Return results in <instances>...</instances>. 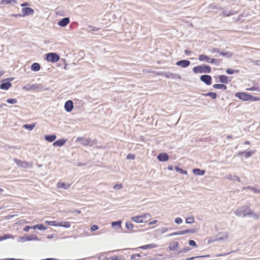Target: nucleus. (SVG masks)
<instances>
[{
	"instance_id": "nucleus-1",
	"label": "nucleus",
	"mask_w": 260,
	"mask_h": 260,
	"mask_svg": "<svg viewBox=\"0 0 260 260\" xmlns=\"http://www.w3.org/2000/svg\"><path fill=\"white\" fill-rule=\"evenodd\" d=\"M235 95L237 98L244 101H258L260 100L259 97L254 96L246 92H237Z\"/></svg>"
},
{
	"instance_id": "nucleus-2",
	"label": "nucleus",
	"mask_w": 260,
	"mask_h": 260,
	"mask_svg": "<svg viewBox=\"0 0 260 260\" xmlns=\"http://www.w3.org/2000/svg\"><path fill=\"white\" fill-rule=\"evenodd\" d=\"M151 215L149 213L144 214L141 215L135 216L132 218V220L137 223L147 222L150 218Z\"/></svg>"
},
{
	"instance_id": "nucleus-3",
	"label": "nucleus",
	"mask_w": 260,
	"mask_h": 260,
	"mask_svg": "<svg viewBox=\"0 0 260 260\" xmlns=\"http://www.w3.org/2000/svg\"><path fill=\"white\" fill-rule=\"evenodd\" d=\"M193 72L195 74L198 73H209L211 72V68L209 66L205 64L194 67L193 68Z\"/></svg>"
},
{
	"instance_id": "nucleus-4",
	"label": "nucleus",
	"mask_w": 260,
	"mask_h": 260,
	"mask_svg": "<svg viewBox=\"0 0 260 260\" xmlns=\"http://www.w3.org/2000/svg\"><path fill=\"white\" fill-rule=\"evenodd\" d=\"M60 56L56 53H49L46 54V60L52 63L59 61Z\"/></svg>"
},
{
	"instance_id": "nucleus-5",
	"label": "nucleus",
	"mask_w": 260,
	"mask_h": 260,
	"mask_svg": "<svg viewBox=\"0 0 260 260\" xmlns=\"http://www.w3.org/2000/svg\"><path fill=\"white\" fill-rule=\"evenodd\" d=\"M45 223L48 225L54 226H64L66 228H69L71 226L70 223L67 221L57 223L56 221H46Z\"/></svg>"
},
{
	"instance_id": "nucleus-6",
	"label": "nucleus",
	"mask_w": 260,
	"mask_h": 260,
	"mask_svg": "<svg viewBox=\"0 0 260 260\" xmlns=\"http://www.w3.org/2000/svg\"><path fill=\"white\" fill-rule=\"evenodd\" d=\"M250 211L248 207L241 206L238 208L236 212V214L239 216H245L248 215V212Z\"/></svg>"
},
{
	"instance_id": "nucleus-7",
	"label": "nucleus",
	"mask_w": 260,
	"mask_h": 260,
	"mask_svg": "<svg viewBox=\"0 0 260 260\" xmlns=\"http://www.w3.org/2000/svg\"><path fill=\"white\" fill-rule=\"evenodd\" d=\"M199 59L201 61H205L209 63H213L216 61V60L213 58H211L206 55H200Z\"/></svg>"
},
{
	"instance_id": "nucleus-8",
	"label": "nucleus",
	"mask_w": 260,
	"mask_h": 260,
	"mask_svg": "<svg viewBox=\"0 0 260 260\" xmlns=\"http://www.w3.org/2000/svg\"><path fill=\"white\" fill-rule=\"evenodd\" d=\"M200 79L202 82H204L207 85H211L212 83V78L210 75H202L201 76Z\"/></svg>"
},
{
	"instance_id": "nucleus-9",
	"label": "nucleus",
	"mask_w": 260,
	"mask_h": 260,
	"mask_svg": "<svg viewBox=\"0 0 260 260\" xmlns=\"http://www.w3.org/2000/svg\"><path fill=\"white\" fill-rule=\"evenodd\" d=\"M196 232V230L195 229H188V230H184V231H178V232H176L175 233H173L171 234L170 235V236L179 235H183V234H187V233H194Z\"/></svg>"
},
{
	"instance_id": "nucleus-10",
	"label": "nucleus",
	"mask_w": 260,
	"mask_h": 260,
	"mask_svg": "<svg viewBox=\"0 0 260 260\" xmlns=\"http://www.w3.org/2000/svg\"><path fill=\"white\" fill-rule=\"evenodd\" d=\"M34 10L30 8H23L22 9V16H25L27 15H32L34 14Z\"/></svg>"
},
{
	"instance_id": "nucleus-11",
	"label": "nucleus",
	"mask_w": 260,
	"mask_h": 260,
	"mask_svg": "<svg viewBox=\"0 0 260 260\" xmlns=\"http://www.w3.org/2000/svg\"><path fill=\"white\" fill-rule=\"evenodd\" d=\"M190 62L187 60H182L177 62L176 65L182 68H186L189 66Z\"/></svg>"
},
{
	"instance_id": "nucleus-12",
	"label": "nucleus",
	"mask_w": 260,
	"mask_h": 260,
	"mask_svg": "<svg viewBox=\"0 0 260 260\" xmlns=\"http://www.w3.org/2000/svg\"><path fill=\"white\" fill-rule=\"evenodd\" d=\"M73 107V103L72 101L69 100L65 103L64 108L67 112H71Z\"/></svg>"
},
{
	"instance_id": "nucleus-13",
	"label": "nucleus",
	"mask_w": 260,
	"mask_h": 260,
	"mask_svg": "<svg viewBox=\"0 0 260 260\" xmlns=\"http://www.w3.org/2000/svg\"><path fill=\"white\" fill-rule=\"evenodd\" d=\"M157 158L159 161H166L169 159V156L166 153H161L157 156Z\"/></svg>"
},
{
	"instance_id": "nucleus-14",
	"label": "nucleus",
	"mask_w": 260,
	"mask_h": 260,
	"mask_svg": "<svg viewBox=\"0 0 260 260\" xmlns=\"http://www.w3.org/2000/svg\"><path fill=\"white\" fill-rule=\"evenodd\" d=\"M70 23V19L68 17L63 18L61 20L58 22L59 26L64 27Z\"/></svg>"
},
{
	"instance_id": "nucleus-15",
	"label": "nucleus",
	"mask_w": 260,
	"mask_h": 260,
	"mask_svg": "<svg viewBox=\"0 0 260 260\" xmlns=\"http://www.w3.org/2000/svg\"><path fill=\"white\" fill-rule=\"evenodd\" d=\"M11 86L12 84L10 82L3 83L0 86V88L3 90H8Z\"/></svg>"
},
{
	"instance_id": "nucleus-16",
	"label": "nucleus",
	"mask_w": 260,
	"mask_h": 260,
	"mask_svg": "<svg viewBox=\"0 0 260 260\" xmlns=\"http://www.w3.org/2000/svg\"><path fill=\"white\" fill-rule=\"evenodd\" d=\"M65 142H66V140H64V139H60V140H57L56 141L54 142L53 145L54 146H59V147H60V146H62V145H63L64 144Z\"/></svg>"
},
{
	"instance_id": "nucleus-17",
	"label": "nucleus",
	"mask_w": 260,
	"mask_h": 260,
	"mask_svg": "<svg viewBox=\"0 0 260 260\" xmlns=\"http://www.w3.org/2000/svg\"><path fill=\"white\" fill-rule=\"evenodd\" d=\"M45 139L48 142H52L55 140L56 136L54 135H47L45 136Z\"/></svg>"
},
{
	"instance_id": "nucleus-18",
	"label": "nucleus",
	"mask_w": 260,
	"mask_h": 260,
	"mask_svg": "<svg viewBox=\"0 0 260 260\" xmlns=\"http://www.w3.org/2000/svg\"><path fill=\"white\" fill-rule=\"evenodd\" d=\"M57 186L58 188H60L67 189L70 187V185L68 184H67L64 182H59L57 183Z\"/></svg>"
},
{
	"instance_id": "nucleus-19",
	"label": "nucleus",
	"mask_w": 260,
	"mask_h": 260,
	"mask_svg": "<svg viewBox=\"0 0 260 260\" xmlns=\"http://www.w3.org/2000/svg\"><path fill=\"white\" fill-rule=\"evenodd\" d=\"M178 246V243L177 242H173L169 245V248L170 250H174L176 249Z\"/></svg>"
},
{
	"instance_id": "nucleus-20",
	"label": "nucleus",
	"mask_w": 260,
	"mask_h": 260,
	"mask_svg": "<svg viewBox=\"0 0 260 260\" xmlns=\"http://www.w3.org/2000/svg\"><path fill=\"white\" fill-rule=\"evenodd\" d=\"M40 66L38 63H34L31 66V70L34 71H38L40 69Z\"/></svg>"
},
{
	"instance_id": "nucleus-21",
	"label": "nucleus",
	"mask_w": 260,
	"mask_h": 260,
	"mask_svg": "<svg viewBox=\"0 0 260 260\" xmlns=\"http://www.w3.org/2000/svg\"><path fill=\"white\" fill-rule=\"evenodd\" d=\"M0 3L1 5H7L12 3L16 4L17 1L16 0H2Z\"/></svg>"
},
{
	"instance_id": "nucleus-22",
	"label": "nucleus",
	"mask_w": 260,
	"mask_h": 260,
	"mask_svg": "<svg viewBox=\"0 0 260 260\" xmlns=\"http://www.w3.org/2000/svg\"><path fill=\"white\" fill-rule=\"evenodd\" d=\"M213 87L215 89H221L223 90H225L226 89V87L224 84H214Z\"/></svg>"
},
{
	"instance_id": "nucleus-23",
	"label": "nucleus",
	"mask_w": 260,
	"mask_h": 260,
	"mask_svg": "<svg viewBox=\"0 0 260 260\" xmlns=\"http://www.w3.org/2000/svg\"><path fill=\"white\" fill-rule=\"evenodd\" d=\"M193 172L194 174L198 175H203L205 173V171L201 170L200 169H195L193 170Z\"/></svg>"
},
{
	"instance_id": "nucleus-24",
	"label": "nucleus",
	"mask_w": 260,
	"mask_h": 260,
	"mask_svg": "<svg viewBox=\"0 0 260 260\" xmlns=\"http://www.w3.org/2000/svg\"><path fill=\"white\" fill-rule=\"evenodd\" d=\"M157 247V245L155 244H150L140 247L141 249H146L148 248H153Z\"/></svg>"
},
{
	"instance_id": "nucleus-25",
	"label": "nucleus",
	"mask_w": 260,
	"mask_h": 260,
	"mask_svg": "<svg viewBox=\"0 0 260 260\" xmlns=\"http://www.w3.org/2000/svg\"><path fill=\"white\" fill-rule=\"evenodd\" d=\"M36 125V123H32L31 124H24L23 127L29 131H31Z\"/></svg>"
},
{
	"instance_id": "nucleus-26",
	"label": "nucleus",
	"mask_w": 260,
	"mask_h": 260,
	"mask_svg": "<svg viewBox=\"0 0 260 260\" xmlns=\"http://www.w3.org/2000/svg\"><path fill=\"white\" fill-rule=\"evenodd\" d=\"M32 228L34 229H38L40 230H46L47 228H45L44 226V225L42 224H37V225H35L33 226H32Z\"/></svg>"
},
{
	"instance_id": "nucleus-27",
	"label": "nucleus",
	"mask_w": 260,
	"mask_h": 260,
	"mask_svg": "<svg viewBox=\"0 0 260 260\" xmlns=\"http://www.w3.org/2000/svg\"><path fill=\"white\" fill-rule=\"evenodd\" d=\"M80 140L82 141V143L85 145H88L90 143V140L89 139H79Z\"/></svg>"
},
{
	"instance_id": "nucleus-28",
	"label": "nucleus",
	"mask_w": 260,
	"mask_h": 260,
	"mask_svg": "<svg viewBox=\"0 0 260 260\" xmlns=\"http://www.w3.org/2000/svg\"><path fill=\"white\" fill-rule=\"evenodd\" d=\"M175 169L176 171L179 172V173L182 174H187V171L183 170L182 169L179 168L177 166L175 167Z\"/></svg>"
},
{
	"instance_id": "nucleus-29",
	"label": "nucleus",
	"mask_w": 260,
	"mask_h": 260,
	"mask_svg": "<svg viewBox=\"0 0 260 260\" xmlns=\"http://www.w3.org/2000/svg\"><path fill=\"white\" fill-rule=\"evenodd\" d=\"M112 260H125V258L122 255H113L112 256Z\"/></svg>"
},
{
	"instance_id": "nucleus-30",
	"label": "nucleus",
	"mask_w": 260,
	"mask_h": 260,
	"mask_svg": "<svg viewBox=\"0 0 260 260\" xmlns=\"http://www.w3.org/2000/svg\"><path fill=\"white\" fill-rule=\"evenodd\" d=\"M205 95L206 96H209L212 99H215L217 97L216 93L214 92H208Z\"/></svg>"
},
{
	"instance_id": "nucleus-31",
	"label": "nucleus",
	"mask_w": 260,
	"mask_h": 260,
	"mask_svg": "<svg viewBox=\"0 0 260 260\" xmlns=\"http://www.w3.org/2000/svg\"><path fill=\"white\" fill-rule=\"evenodd\" d=\"M11 238H12V236H11V235H9V234L0 237V241L7 239Z\"/></svg>"
},
{
	"instance_id": "nucleus-32",
	"label": "nucleus",
	"mask_w": 260,
	"mask_h": 260,
	"mask_svg": "<svg viewBox=\"0 0 260 260\" xmlns=\"http://www.w3.org/2000/svg\"><path fill=\"white\" fill-rule=\"evenodd\" d=\"M248 215L252 216L254 219H257L259 217L258 215L252 212V211H250L248 212Z\"/></svg>"
},
{
	"instance_id": "nucleus-33",
	"label": "nucleus",
	"mask_w": 260,
	"mask_h": 260,
	"mask_svg": "<svg viewBox=\"0 0 260 260\" xmlns=\"http://www.w3.org/2000/svg\"><path fill=\"white\" fill-rule=\"evenodd\" d=\"M220 81L222 83H226L227 81V77L224 75H221L219 76Z\"/></svg>"
},
{
	"instance_id": "nucleus-34",
	"label": "nucleus",
	"mask_w": 260,
	"mask_h": 260,
	"mask_svg": "<svg viewBox=\"0 0 260 260\" xmlns=\"http://www.w3.org/2000/svg\"><path fill=\"white\" fill-rule=\"evenodd\" d=\"M194 222L193 217H188L186 218V222L187 223H192Z\"/></svg>"
},
{
	"instance_id": "nucleus-35",
	"label": "nucleus",
	"mask_w": 260,
	"mask_h": 260,
	"mask_svg": "<svg viewBox=\"0 0 260 260\" xmlns=\"http://www.w3.org/2000/svg\"><path fill=\"white\" fill-rule=\"evenodd\" d=\"M254 153V151H245L243 153L245 154V156L246 157H249L253 153Z\"/></svg>"
},
{
	"instance_id": "nucleus-36",
	"label": "nucleus",
	"mask_w": 260,
	"mask_h": 260,
	"mask_svg": "<svg viewBox=\"0 0 260 260\" xmlns=\"http://www.w3.org/2000/svg\"><path fill=\"white\" fill-rule=\"evenodd\" d=\"M7 102L9 104H15L17 103V100L15 99H9L7 100Z\"/></svg>"
},
{
	"instance_id": "nucleus-37",
	"label": "nucleus",
	"mask_w": 260,
	"mask_h": 260,
	"mask_svg": "<svg viewBox=\"0 0 260 260\" xmlns=\"http://www.w3.org/2000/svg\"><path fill=\"white\" fill-rule=\"evenodd\" d=\"M135 158V155L131 153H129L126 156V158L128 159H134Z\"/></svg>"
},
{
	"instance_id": "nucleus-38",
	"label": "nucleus",
	"mask_w": 260,
	"mask_h": 260,
	"mask_svg": "<svg viewBox=\"0 0 260 260\" xmlns=\"http://www.w3.org/2000/svg\"><path fill=\"white\" fill-rule=\"evenodd\" d=\"M122 185L121 184H117L114 186V188L115 189H119L122 188Z\"/></svg>"
},
{
	"instance_id": "nucleus-39",
	"label": "nucleus",
	"mask_w": 260,
	"mask_h": 260,
	"mask_svg": "<svg viewBox=\"0 0 260 260\" xmlns=\"http://www.w3.org/2000/svg\"><path fill=\"white\" fill-rule=\"evenodd\" d=\"M126 226L129 230H131L133 228V225L131 223L129 222L126 223Z\"/></svg>"
},
{
	"instance_id": "nucleus-40",
	"label": "nucleus",
	"mask_w": 260,
	"mask_h": 260,
	"mask_svg": "<svg viewBox=\"0 0 260 260\" xmlns=\"http://www.w3.org/2000/svg\"><path fill=\"white\" fill-rule=\"evenodd\" d=\"M175 221L176 223L180 224V223H182V220L181 218L177 217L175 219Z\"/></svg>"
},
{
	"instance_id": "nucleus-41",
	"label": "nucleus",
	"mask_w": 260,
	"mask_h": 260,
	"mask_svg": "<svg viewBox=\"0 0 260 260\" xmlns=\"http://www.w3.org/2000/svg\"><path fill=\"white\" fill-rule=\"evenodd\" d=\"M136 257H140V254H135L132 255L131 257V259L134 260V259Z\"/></svg>"
},
{
	"instance_id": "nucleus-42",
	"label": "nucleus",
	"mask_w": 260,
	"mask_h": 260,
	"mask_svg": "<svg viewBox=\"0 0 260 260\" xmlns=\"http://www.w3.org/2000/svg\"><path fill=\"white\" fill-rule=\"evenodd\" d=\"M189 244L193 246H197L196 242L192 240L189 241Z\"/></svg>"
},
{
	"instance_id": "nucleus-43",
	"label": "nucleus",
	"mask_w": 260,
	"mask_h": 260,
	"mask_svg": "<svg viewBox=\"0 0 260 260\" xmlns=\"http://www.w3.org/2000/svg\"><path fill=\"white\" fill-rule=\"evenodd\" d=\"M98 229V226L96 225H92L91 227V230L92 231H96Z\"/></svg>"
},
{
	"instance_id": "nucleus-44",
	"label": "nucleus",
	"mask_w": 260,
	"mask_h": 260,
	"mask_svg": "<svg viewBox=\"0 0 260 260\" xmlns=\"http://www.w3.org/2000/svg\"><path fill=\"white\" fill-rule=\"evenodd\" d=\"M112 224V225H113V226H115V225L120 226V224H121V221H116V222H113Z\"/></svg>"
},
{
	"instance_id": "nucleus-45",
	"label": "nucleus",
	"mask_w": 260,
	"mask_h": 260,
	"mask_svg": "<svg viewBox=\"0 0 260 260\" xmlns=\"http://www.w3.org/2000/svg\"><path fill=\"white\" fill-rule=\"evenodd\" d=\"M30 229H32V227L27 225L25 226V228L23 229V231L25 232H28Z\"/></svg>"
},
{
	"instance_id": "nucleus-46",
	"label": "nucleus",
	"mask_w": 260,
	"mask_h": 260,
	"mask_svg": "<svg viewBox=\"0 0 260 260\" xmlns=\"http://www.w3.org/2000/svg\"><path fill=\"white\" fill-rule=\"evenodd\" d=\"M247 90L254 91L256 90V88L254 87H252L251 88L247 89Z\"/></svg>"
},
{
	"instance_id": "nucleus-47",
	"label": "nucleus",
	"mask_w": 260,
	"mask_h": 260,
	"mask_svg": "<svg viewBox=\"0 0 260 260\" xmlns=\"http://www.w3.org/2000/svg\"><path fill=\"white\" fill-rule=\"evenodd\" d=\"M184 52H185V54H186L187 55H189L191 53V51H190L188 50H185L184 51Z\"/></svg>"
},
{
	"instance_id": "nucleus-48",
	"label": "nucleus",
	"mask_w": 260,
	"mask_h": 260,
	"mask_svg": "<svg viewBox=\"0 0 260 260\" xmlns=\"http://www.w3.org/2000/svg\"><path fill=\"white\" fill-rule=\"evenodd\" d=\"M12 16H14V17H15L22 16L21 14H12Z\"/></svg>"
},
{
	"instance_id": "nucleus-49",
	"label": "nucleus",
	"mask_w": 260,
	"mask_h": 260,
	"mask_svg": "<svg viewBox=\"0 0 260 260\" xmlns=\"http://www.w3.org/2000/svg\"><path fill=\"white\" fill-rule=\"evenodd\" d=\"M103 260H112V256L109 257H105Z\"/></svg>"
},
{
	"instance_id": "nucleus-50",
	"label": "nucleus",
	"mask_w": 260,
	"mask_h": 260,
	"mask_svg": "<svg viewBox=\"0 0 260 260\" xmlns=\"http://www.w3.org/2000/svg\"><path fill=\"white\" fill-rule=\"evenodd\" d=\"M156 222H157V220H154V221H153L150 222L149 223V225H151V224H154V223H156Z\"/></svg>"
},
{
	"instance_id": "nucleus-51",
	"label": "nucleus",
	"mask_w": 260,
	"mask_h": 260,
	"mask_svg": "<svg viewBox=\"0 0 260 260\" xmlns=\"http://www.w3.org/2000/svg\"><path fill=\"white\" fill-rule=\"evenodd\" d=\"M28 4L27 3H24L23 4H22L21 5V7H24V6H28Z\"/></svg>"
},
{
	"instance_id": "nucleus-52",
	"label": "nucleus",
	"mask_w": 260,
	"mask_h": 260,
	"mask_svg": "<svg viewBox=\"0 0 260 260\" xmlns=\"http://www.w3.org/2000/svg\"><path fill=\"white\" fill-rule=\"evenodd\" d=\"M24 164H25V165H27V162H25V161H22V162H21V164L20 165L22 166H23V165H24Z\"/></svg>"
},
{
	"instance_id": "nucleus-53",
	"label": "nucleus",
	"mask_w": 260,
	"mask_h": 260,
	"mask_svg": "<svg viewBox=\"0 0 260 260\" xmlns=\"http://www.w3.org/2000/svg\"><path fill=\"white\" fill-rule=\"evenodd\" d=\"M4 74V72L0 70V76H2Z\"/></svg>"
},
{
	"instance_id": "nucleus-54",
	"label": "nucleus",
	"mask_w": 260,
	"mask_h": 260,
	"mask_svg": "<svg viewBox=\"0 0 260 260\" xmlns=\"http://www.w3.org/2000/svg\"><path fill=\"white\" fill-rule=\"evenodd\" d=\"M228 73H229V74H231L233 73V72L230 69H229Z\"/></svg>"
},
{
	"instance_id": "nucleus-55",
	"label": "nucleus",
	"mask_w": 260,
	"mask_h": 260,
	"mask_svg": "<svg viewBox=\"0 0 260 260\" xmlns=\"http://www.w3.org/2000/svg\"><path fill=\"white\" fill-rule=\"evenodd\" d=\"M168 169L170 170H173V167L172 166H169L168 167Z\"/></svg>"
},
{
	"instance_id": "nucleus-56",
	"label": "nucleus",
	"mask_w": 260,
	"mask_h": 260,
	"mask_svg": "<svg viewBox=\"0 0 260 260\" xmlns=\"http://www.w3.org/2000/svg\"><path fill=\"white\" fill-rule=\"evenodd\" d=\"M194 258H195L194 257H192L189 258H187L186 260H192V259H193Z\"/></svg>"
},
{
	"instance_id": "nucleus-57",
	"label": "nucleus",
	"mask_w": 260,
	"mask_h": 260,
	"mask_svg": "<svg viewBox=\"0 0 260 260\" xmlns=\"http://www.w3.org/2000/svg\"><path fill=\"white\" fill-rule=\"evenodd\" d=\"M244 143L245 144L249 145L250 144V142L249 141H245Z\"/></svg>"
},
{
	"instance_id": "nucleus-58",
	"label": "nucleus",
	"mask_w": 260,
	"mask_h": 260,
	"mask_svg": "<svg viewBox=\"0 0 260 260\" xmlns=\"http://www.w3.org/2000/svg\"><path fill=\"white\" fill-rule=\"evenodd\" d=\"M76 212H77V213H81V211H77Z\"/></svg>"
},
{
	"instance_id": "nucleus-59",
	"label": "nucleus",
	"mask_w": 260,
	"mask_h": 260,
	"mask_svg": "<svg viewBox=\"0 0 260 260\" xmlns=\"http://www.w3.org/2000/svg\"><path fill=\"white\" fill-rule=\"evenodd\" d=\"M23 223H27V222L26 220H23Z\"/></svg>"
},
{
	"instance_id": "nucleus-60",
	"label": "nucleus",
	"mask_w": 260,
	"mask_h": 260,
	"mask_svg": "<svg viewBox=\"0 0 260 260\" xmlns=\"http://www.w3.org/2000/svg\"><path fill=\"white\" fill-rule=\"evenodd\" d=\"M10 260H14V258H9Z\"/></svg>"
},
{
	"instance_id": "nucleus-61",
	"label": "nucleus",
	"mask_w": 260,
	"mask_h": 260,
	"mask_svg": "<svg viewBox=\"0 0 260 260\" xmlns=\"http://www.w3.org/2000/svg\"><path fill=\"white\" fill-rule=\"evenodd\" d=\"M10 81H12L13 80V79H10Z\"/></svg>"
},
{
	"instance_id": "nucleus-62",
	"label": "nucleus",
	"mask_w": 260,
	"mask_h": 260,
	"mask_svg": "<svg viewBox=\"0 0 260 260\" xmlns=\"http://www.w3.org/2000/svg\"><path fill=\"white\" fill-rule=\"evenodd\" d=\"M3 107V106H2V105H0V107Z\"/></svg>"
}]
</instances>
